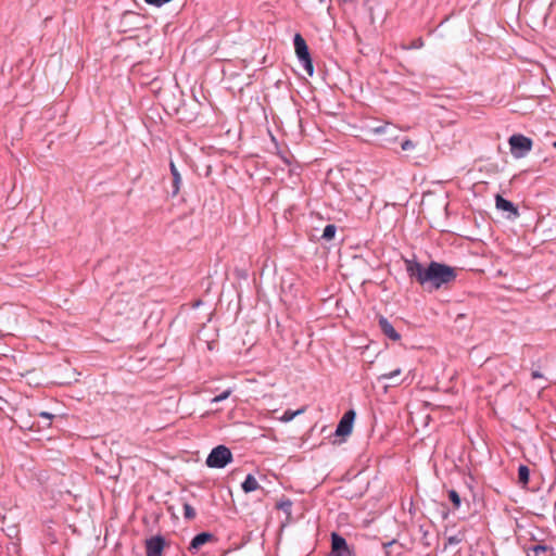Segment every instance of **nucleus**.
<instances>
[{
  "label": "nucleus",
  "instance_id": "nucleus-24",
  "mask_svg": "<svg viewBox=\"0 0 556 556\" xmlns=\"http://www.w3.org/2000/svg\"><path fill=\"white\" fill-rule=\"evenodd\" d=\"M424 46L422 39H417L410 45V49H419Z\"/></svg>",
  "mask_w": 556,
  "mask_h": 556
},
{
  "label": "nucleus",
  "instance_id": "nucleus-10",
  "mask_svg": "<svg viewBox=\"0 0 556 556\" xmlns=\"http://www.w3.org/2000/svg\"><path fill=\"white\" fill-rule=\"evenodd\" d=\"M214 534L210 532H201L193 536V539L190 542L189 551L190 552H197L200 549L201 546L206 544L207 542L213 541Z\"/></svg>",
  "mask_w": 556,
  "mask_h": 556
},
{
  "label": "nucleus",
  "instance_id": "nucleus-26",
  "mask_svg": "<svg viewBox=\"0 0 556 556\" xmlns=\"http://www.w3.org/2000/svg\"><path fill=\"white\" fill-rule=\"evenodd\" d=\"M388 128V124L384 125V126H379V127H376L374 130L376 134H382L386 131V129Z\"/></svg>",
  "mask_w": 556,
  "mask_h": 556
},
{
  "label": "nucleus",
  "instance_id": "nucleus-5",
  "mask_svg": "<svg viewBox=\"0 0 556 556\" xmlns=\"http://www.w3.org/2000/svg\"><path fill=\"white\" fill-rule=\"evenodd\" d=\"M330 556H355V553L341 534L332 532Z\"/></svg>",
  "mask_w": 556,
  "mask_h": 556
},
{
  "label": "nucleus",
  "instance_id": "nucleus-17",
  "mask_svg": "<svg viewBox=\"0 0 556 556\" xmlns=\"http://www.w3.org/2000/svg\"><path fill=\"white\" fill-rule=\"evenodd\" d=\"M448 498L453 503V506H454L455 509H458L460 507L462 498H460L459 494L457 493V491L450 490L448 491Z\"/></svg>",
  "mask_w": 556,
  "mask_h": 556
},
{
  "label": "nucleus",
  "instance_id": "nucleus-8",
  "mask_svg": "<svg viewBox=\"0 0 556 556\" xmlns=\"http://www.w3.org/2000/svg\"><path fill=\"white\" fill-rule=\"evenodd\" d=\"M495 206L500 211L508 212L509 218H517L520 215L518 207L511 201L503 198L500 194H496L495 197Z\"/></svg>",
  "mask_w": 556,
  "mask_h": 556
},
{
  "label": "nucleus",
  "instance_id": "nucleus-18",
  "mask_svg": "<svg viewBox=\"0 0 556 556\" xmlns=\"http://www.w3.org/2000/svg\"><path fill=\"white\" fill-rule=\"evenodd\" d=\"M401 375V369L400 368H396L390 372H387V374H382L379 376V380H392L394 378H396L397 376Z\"/></svg>",
  "mask_w": 556,
  "mask_h": 556
},
{
  "label": "nucleus",
  "instance_id": "nucleus-15",
  "mask_svg": "<svg viewBox=\"0 0 556 556\" xmlns=\"http://www.w3.org/2000/svg\"><path fill=\"white\" fill-rule=\"evenodd\" d=\"M337 232V226L334 224H328L321 233L320 239L324 241H330L334 238Z\"/></svg>",
  "mask_w": 556,
  "mask_h": 556
},
{
  "label": "nucleus",
  "instance_id": "nucleus-27",
  "mask_svg": "<svg viewBox=\"0 0 556 556\" xmlns=\"http://www.w3.org/2000/svg\"><path fill=\"white\" fill-rule=\"evenodd\" d=\"M531 377H532V379H539V378H543V375L539 370H533L531 372Z\"/></svg>",
  "mask_w": 556,
  "mask_h": 556
},
{
  "label": "nucleus",
  "instance_id": "nucleus-12",
  "mask_svg": "<svg viewBox=\"0 0 556 556\" xmlns=\"http://www.w3.org/2000/svg\"><path fill=\"white\" fill-rule=\"evenodd\" d=\"M527 556H553V547L538 544L529 548Z\"/></svg>",
  "mask_w": 556,
  "mask_h": 556
},
{
  "label": "nucleus",
  "instance_id": "nucleus-16",
  "mask_svg": "<svg viewBox=\"0 0 556 556\" xmlns=\"http://www.w3.org/2000/svg\"><path fill=\"white\" fill-rule=\"evenodd\" d=\"M184 508V518L186 520H193L197 516L195 509L187 502L182 504Z\"/></svg>",
  "mask_w": 556,
  "mask_h": 556
},
{
  "label": "nucleus",
  "instance_id": "nucleus-32",
  "mask_svg": "<svg viewBox=\"0 0 556 556\" xmlns=\"http://www.w3.org/2000/svg\"><path fill=\"white\" fill-rule=\"evenodd\" d=\"M553 147L556 149V141L553 142Z\"/></svg>",
  "mask_w": 556,
  "mask_h": 556
},
{
  "label": "nucleus",
  "instance_id": "nucleus-23",
  "mask_svg": "<svg viewBox=\"0 0 556 556\" xmlns=\"http://www.w3.org/2000/svg\"><path fill=\"white\" fill-rule=\"evenodd\" d=\"M39 416L47 419L49 424L51 422L52 418L54 417L51 413H48V412H41V413H39Z\"/></svg>",
  "mask_w": 556,
  "mask_h": 556
},
{
  "label": "nucleus",
  "instance_id": "nucleus-4",
  "mask_svg": "<svg viewBox=\"0 0 556 556\" xmlns=\"http://www.w3.org/2000/svg\"><path fill=\"white\" fill-rule=\"evenodd\" d=\"M293 43L299 61L303 64L307 74L313 76V60L305 39L301 36V34H295Z\"/></svg>",
  "mask_w": 556,
  "mask_h": 556
},
{
  "label": "nucleus",
  "instance_id": "nucleus-13",
  "mask_svg": "<svg viewBox=\"0 0 556 556\" xmlns=\"http://www.w3.org/2000/svg\"><path fill=\"white\" fill-rule=\"evenodd\" d=\"M244 493H251L260 489V484L253 475H248L241 484Z\"/></svg>",
  "mask_w": 556,
  "mask_h": 556
},
{
  "label": "nucleus",
  "instance_id": "nucleus-31",
  "mask_svg": "<svg viewBox=\"0 0 556 556\" xmlns=\"http://www.w3.org/2000/svg\"><path fill=\"white\" fill-rule=\"evenodd\" d=\"M291 506V503L290 502H287V503H282L281 504V507L282 508H287V507H290Z\"/></svg>",
  "mask_w": 556,
  "mask_h": 556
},
{
  "label": "nucleus",
  "instance_id": "nucleus-2",
  "mask_svg": "<svg viewBox=\"0 0 556 556\" xmlns=\"http://www.w3.org/2000/svg\"><path fill=\"white\" fill-rule=\"evenodd\" d=\"M232 453L226 445H217L208 454L205 463L210 468L222 469L232 462Z\"/></svg>",
  "mask_w": 556,
  "mask_h": 556
},
{
  "label": "nucleus",
  "instance_id": "nucleus-7",
  "mask_svg": "<svg viewBox=\"0 0 556 556\" xmlns=\"http://www.w3.org/2000/svg\"><path fill=\"white\" fill-rule=\"evenodd\" d=\"M165 539L162 535L151 536L146 541V556H163V549L165 547Z\"/></svg>",
  "mask_w": 556,
  "mask_h": 556
},
{
  "label": "nucleus",
  "instance_id": "nucleus-3",
  "mask_svg": "<svg viewBox=\"0 0 556 556\" xmlns=\"http://www.w3.org/2000/svg\"><path fill=\"white\" fill-rule=\"evenodd\" d=\"M510 153L515 159H522L532 150L533 141L531 138L521 134L511 135L508 139Z\"/></svg>",
  "mask_w": 556,
  "mask_h": 556
},
{
  "label": "nucleus",
  "instance_id": "nucleus-30",
  "mask_svg": "<svg viewBox=\"0 0 556 556\" xmlns=\"http://www.w3.org/2000/svg\"><path fill=\"white\" fill-rule=\"evenodd\" d=\"M300 413H301V410H298L296 413H293L290 415V414H288V412H285V415L287 416V420H290L293 418L294 415L300 414Z\"/></svg>",
  "mask_w": 556,
  "mask_h": 556
},
{
  "label": "nucleus",
  "instance_id": "nucleus-20",
  "mask_svg": "<svg viewBox=\"0 0 556 556\" xmlns=\"http://www.w3.org/2000/svg\"><path fill=\"white\" fill-rule=\"evenodd\" d=\"M416 144L414 141L409 140V139H405L402 143H401V148L402 150L404 151H409V150H413L415 149Z\"/></svg>",
  "mask_w": 556,
  "mask_h": 556
},
{
  "label": "nucleus",
  "instance_id": "nucleus-19",
  "mask_svg": "<svg viewBox=\"0 0 556 556\" xmlns=\"http://www.w3.org/2000/svg\"><path fill=\"white\" fill-rule=\"evenodd\" d=\"M230 393H231L230 390H225L220 394H218L215 397H213L212 399V403H218V402H222V401L226 400L230 395Z\"/></svg>",
  "mask_w": 556,
  "mask_h": 556
},
{
  "label": "nucleus",
  "instance_id": "nucleus-11",
  "mask_svg": "<svg viewBox=\"0 0 556 556\" xmlns=\"http://www.w3.org/2000/svg\"><path fill=\"white\" fill-rule=\"evenodd\" d=\"M169 168L173 177L170 194L172 197H176L180 191L181 176L173 161L169 163Z\"/></svg>",
  "mask_w": 556,
  "mask_h": 556
},
{
  "label": "nucleus",
  "instance_id": "nucleus-22",
  "mask_svg": "<svg viewBox=\"0 0 556 556\" xmlns=\"http://www.w3.org/2000/svg\"><path fill=\"white\" fill-rule=\"evenodd\" d=\"M460 542H462V540L458 536H456V535H452V536L447 538V544L448 545H457Z\"/></svg>",
  "mask_w": 556,
  "mask_h": 556
},
{
  "label": "nucleus",
  "instance_id": "nucleus-1",
  "mask_svg": "<svg viewBox=\"0 0 556 556\" xmlns=\"http://www.w3.org/2000/svg\"><path fill=\"white\" fill-rule=\"evenodd\" d=\"M404 264L408 277L430 292L448 286L457 277L454 267L437 261L425 266L416 258H405Z\"/></svg>",
  "mask_w": 556,
  "mask_h": 556
},
{
  "label": "nucleus",
  "instance_id": "nucleus-21",
  "mask_svg": "<svg viewBox=\"0 0 556 556\" xmlns=\"http://www.w3.org/2000/svg\"><path fill=\"white\" fill-rule=\"evenodd\" d=\"M148 4L154 5V7H162L165 3L170 2L172 0H144Z\"/></svg>",
  "mask_w": 556,
  "mask_h": 556
},
{
  "label": "nucleus",
  "instance_id": "nucleus-25",
  "mask_svg": "<svg viewBox=\"0 0 556 556\" xmlns=\"http://www.w3.org/2000/svg\"><path fill=\"white\" fill-rule=\"evenodd\" d=\"M396 543L395 540H392L390 542L383 543V548L386 549V553L389 554L388 548H391V546Z\"/></svg>",
  "mask_w": 556,
  "mask_h": 556
},
{
  "label": "nucleus",
  "instance_id": "nucleus-6",
  "mask_svg": "<svg viewBox=\"0 0 556 556\" xmlns=\"http://www.w3.org/2000/svg\"><path fill=\"white\" fill-rule=\"evenodd\" d=\"M355 416L356 414L353 409L345 412L344 415L341 417L339 424L337 425L334 434L337 437L349 435L352 432Z\"/></svg>",
  "mask_w": 556,
  "mask_h": 556
},
{
  "label": "nucleus",
  "instance_id": "nucleus-28",
  "mask_svg": "<svg viewBox=\"0 0 556 556\" xmlns=\"http://www.w3.org/2000/svg\"><path fill=\"white\" fill-rule=\"evenodd\" d=\"M300 413H301V410H298L296 413H293L290 415V414H288V412H285V415L287 416V420H290L293 418L294 415L300 414Z\"/></svg>",
  "mask_w": 556,
  "mask_h": 556
},
{
  "label": "nucleus",
  "instance_id": "nucleus-9",
  "mask_svg": "<svg viewBox=\"0 0 556 556\" xmlns=\"http://www.w3.org/2000/svg\"><path fill=\"white\" fill-rule=\"evenodd\" d=\"M379 328L381 332L392 341H399L401 339V334L394 329L392 324L388 320L387 317L380 316L378 319Z\"/></svg>",
  "mask_w": 556,
  "mask_h": 556
},
{
  "label": "nucleus",
  "instance_id": "nucleus-14",
  "mask_svg": "<svg viewBox=\"0 0 556 556\" xmlns=\"http://www.w3.org/2000/svg\"><path fill=\"white\" fill-rule=\"evenodd\" d=\"M530 470L526 465H519L518 467V483L521 486H526L529 483Z\"/></svg>",
  "mask_w": 556,
  "mask_h": 556
},
{
  "label": "nucleus",
  "instance_id": "nucleus-29",
  "mask_svg": "<svg viewBox=\"0 0 556 556\" xmlns=\"http://www.w3.org/2000/svg\"><path fill=\"white\" fill-rule=\"evenodd\" d=\"M300 413H301V410H298L296 413H293L290 415V414H288V412H285V415L287 416V420H290L293 418L294 415L300 414Z\"/></svg>",
  "mask_w": 556,
  "mask_h": 556
}]
</instances>
